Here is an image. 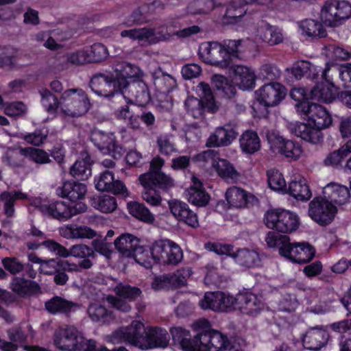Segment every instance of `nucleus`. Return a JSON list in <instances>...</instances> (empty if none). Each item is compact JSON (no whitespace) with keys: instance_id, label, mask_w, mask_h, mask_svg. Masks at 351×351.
<instances>
[{"instance_id":"nucleus-1","label":"nucleus","mask_w":351,"mask_h":351,"mask_svg":"<svg viewBox=\"0 0 351 351\" xmlns=\"http://www.w3.org/2000/svg\"><path fill=\"white\" fill-rule=\"evenodd\" d=\"M351 17V4L349 1H326L320 12L321 21L306 19L299 23L303 34L311 38H325L327 32L323 25L335 27Z\"/></svg>"},{"instance_id":"nucleus-2","label":"nucleus","mask_w":351,"mask_h":351,"mask_svg":"<svg viewBox=\"0 0 351 351\" xmlns=\"http://www.w3.org/2000/svg\"><path fill=\"white\" fill-rule=\"evenodd\" d=\"M90 106L87 95L82 89H68L61 95V110L65 115L71 117L82 116Z\"/></svg>"},{"instance_id":"nucleus-3","label":"nucleus","mask_w":351,"mask_h":351,"mask_svg":"<svg viewBox=\"0 0 351 351\" xmlns=\"http://www.w3.org/2000/svg\"><path fill=\"white\" fill-rule=\"evenodd\" d=\"M89 86L98 96L110 99L116 95L126 98L123 90L118 84L114 73L97 72L92 75Z\"/></svg>"},{"instance_id":"nucleus-4","label":"nucleus","mask_w":351,"mask_h":351,"mask_svg":"<svg viewBox=\"0 0 351 351\" xmlns=\"http://www.w3.org/2000/svg\"><path fill=\"white\" fill-rule=\"evenodd\" d=\"M154 261L163 265H176L182 260L181 248L170 240H159L154 242L150 249Z\"/></svg>"},{"instance_id":"nucleus-5","label":"nucleus","mask_w":351,"mask_h":351,"mask_svg":"<svg viewBox=\"0 0 351 351\" xmlns=\"http://www.w3.org/2000/svg\"><path fill=\"white\" fill-rule=\"evenodd\" d=\"M265 225L278 232L291 233L297 230L299 225L298 216L289 210L275 209L268 210L265 215Z\"/></svg>"},{"instance_id":"nucleus-6","label":"nucleus","mask_w":351,"mask_h":351,"mask_svg":"<svg viewBox=\"0 0 351 351\" xmlns=\"http://www.w3.org/2000/svg\"><path fill=\"white\" fill-rule=\"evenodd\" d=\"M90 139L99 151L114 160L121 158L126 152V149L118 143L113 132H106L95 128L90 132Z\"/></svg>"},{"instance_id":"nucleus-7","label":"nucleus","mask_w":351,"mask_h":351,"mask_svg":"<svg viewBox=\"0 0 351 351\" xmlns=\"http://www.w3.org/2000/svg\"><path fill=\"white\" fill-rule=\"evenodd\" d=\"M53 342L62 351H82L86 346V339L72 326L56 330L53 335Z\"/></svg>"},{"instance_id":"nucleus-8","label":"nucleus","mask_w":351,"mask_h":351,"mask_svg":"<svg viewBox=\"0 0 351 351\" xmlns=\"http://www.w3.org/2000/svg\"><path fill=\"white\" fill-rule=\"evenodd\" d=\"M199 58L206 64L225 69L232 65V58H229L225 49L218 42L202 43L198 51Z\"/></svg>"},{"instance_id":"nucleus-9","label":"nucleus","mask_w":351,"mask_h":351,"mask_svg":"<svg viewBox=\"0 0 351 351\" xmlns=\"http://www.w3.org/2000/svg\"><path fill=\"white\" fill-rule=\"evenodd\" d=\"M200 324L203 327L204 351H226L233 348L227 336L212 329L208 320L199 319L198 325Z\"/></svg>"},{"instance_id":"nucleus-10","label":"nucleus","mask_w":351,"mask_h":351,"mask_svg":"<svg viewBox=\"0 0 351 351\" xmlns=\"http://www.w3.org/2000/svg\"><path fill=\"white\" fill-rule=\"evenodd\" d=\"M337 208L327 198L315 197L308 204V215L320 226H327L334 219Z\"/></svg>"},{"instance_id":"nucleus-11","label":"nucleus","mask_w":351,"mask_h":351,"mask_svg":"<svg viewBox=\"0 0 351 351\" xmlns=\"http://www.w3.org/2000/svg\"><path fill=\"white\" fill-rule=\"evenodd\" d=\"M266 138L270 146V149L274 153H278L286 158L296 160L302 153V149L298 143L286 140L278 132L267 131Z\"/></svg>"},{"instance_id":"nucleus-12","label":"nucleus","mask_w":351,"mask_h":351,"mask_svg":"<svg viewBox=\"0 0 351 351\" xmlns=\"http://www.w3.org/2000/svg\"><path fill=\"white\" fill-rule=\"evenodd\" d=\"M298 112L308 117L313 126L322 132L332 123V119L324 106L315 103H303L298 107Z\"/></svg>"},{"instance_id":"nucleus-13","label":"nucleus","mask_w":351,"mask_h":351,"mask_svg":"<svg viewBox=\"0 0 351 351\" xmlns=\"http://www.w3.org/2000/svg\"><path fill=\"white\" fill-rule=\"evenodd\" d=\"M146 328L139 321H133L126 327H122L113 332L112 337L117 341H124L144 350L143 344L145 341Z\"/></svg>"},{"instance_id":"nucleus-14","label":"nucleus","mask_w":351,"mask_h":351,"mask_svg":"<svg viewBox=\"0 0 351 351\" xmlns=\"http://www.w3.org/2000/svg\"><path fill=\"white\" fill-rule=\"evenodd\" d=\"M199 305L204 310L229 312L234 311V298L221 291L206 292Z\"/></svg>"},{"instance_id":"nucleus-15","label":"nucleus","mask_w":351,"mask_h":351,"mask_svg":"<svg viewBox=\"0 0 351 351\" xmlns=\"http://www.w3.org/2000/svg\"><path fill=\"white\" fill-rule=\"evenodd\" d=\"M314 247L308 243H293L290 241L287 246L280 249V255L294 263L305 264L315 256Z\"/></svg>"},{"instance_id":"nucleus-16","label":"nucleus","mask_w":351,"mask_h":351,"mask_svg":"<svg viewBox=\"0 0 351 351\" xmlns=\"http://www.w3.org/2000/svg\"><path fill=\"white\" fill-rule=\"evenodd\" d=\"M115 249L121 254L127 258H134L136 261L140 262L141 258H138L143 252V247L140 245V239L136 236L123 233L118 237L114 241Z\"/></svg>"},{"instance_id":"nucleus-17","label":"nucleus","mask_w":351,"mask_h":351,"mask_svg":"<svg viewBox=\"0 0 351 351\" xmlns=\"http://www.w3.org/2000/svg\"><path fill=\"white\" fill-rule=\"evenodd\" d=\"M237 128V125L234 122H230L223 126L217 128L215 132L208 138L206 146L220 147L230 145L239 134Z\"/></svg>"},{"instance_id":"nucleus-18","label":"nucleus","mask_w":351,"mask_h":351,"mask_svg":"<svg viewBox=\"0 0 351 351\" xmlns=\"http://www.w3.org/2000/svg\"><path fill=\"white\" fill-rule=\"evenodd\" d=\"M256 93L258 101L269 107L278 105L285 97L287 89L282 84L271 82L263 85Z\"/></svg>"},{"instance_id":"nucleus-19","label":"nucleus","mask_w":351,"mask_h":351,"mask_svg":"<svg viewBox=\"0 0 351 351\" xmlns=\"http://www.w3.org/2000/svg\"><path fill=\"white\" fill-rule=\"evenodd\" d=\"M330 70L328 63L326 64L325 69L322 71V77L326 82L317 84L310 91V99L322 103H331L336 98L335 87L332 83H328L327 72Z\"/></svg>"},{"instance_id":"nucleus-20","label":"nucleus","mask_w":351,"mask_h":351,"mask_svg":"<svg viewBox=\"0 0 351 351\" xmlns=\"http://www.w3.org/2000/svg\"><path fill=\"white\" fill-rule=\"evenodd\" d=\"M263 308L261 300L251 292L240 293L234 298V310L238 308L243 314L254 316Z\"/></svg>"},{"instance_id":"nucleus-21","label":"nucleus","mask_w":351,"mask_h":351,"mask_svg":"<svg viewBox=\"0 0 351 351\" xmlns=\"http://www.w3.org/2000/svg\"><path fill=\"white\" fill-rule=\"evenodd\" d=\"M225 196L230 207L236 208H248L258 202L253 194L234 186L227 189Z\"/></svg>"},{"instance_id":"nucleus-22","label":"nucleus","mask_w":351,"mask_h":351,"mask_svg":"<svg viewBox=\"0 0 351 351\" xmlns=\"http://www.w3.org/2000/svg\"><path fill=\"white\" fill-rule=\"evenodd\" d=\"M139 71L137 66L126 62H121L116 64L114 75L125 93L133 80H138Z\"/></svg>"},{"instance_id":"nucleus-23","label":"nucleus","mask_w":351,"mask_h":351,"mask_svg":"<svg viewBox=\"0 0 351 351\" xmlns=\"http://www.w3.org/2000/svg\"><path fill=\"white\" fill-rule=\"evenodd\" d=\"M138 180L141 184L150 185L157 191H167L173 186V180L162 171H149L147 173L141 174Z\"/></svg>"},{"instance_id":"nucleus-24","label":"nucleus","mask_w":351,"mask_h":351,"mask_svg":"<svg viewBox=\"0 0 351 351\" xmlns=\"http://www.w3.org/2000/svg\"><path fill=\"white\" fill-rule=\"evenodd\" d=\"M288 128L291 134L313 144L318 143L323 137L322 132L311 123L296 121L289 123Z\"/></svg>"},{"instance_id":"nucleus-25","label":"nucleus","mask_w":351,"mask_h":351,"mask_svg":"<svg viewBox=\"0 0 351 351\" xmlns=\"http://www.w3.org/2000/svg\"><path fill=\"white\" fill-rule=\"evenodd\" d=\"M96 189L101 191L111 192L114 195H128L125 184L120 180H114L112 172L109 170L102 173L95 184Z\"/></svg>"},{"instance_id":"nucleus-26","label":"nucleus","mask_w":351,"mask_h":351,"mask_svg":"<svg viewBox=\"0 0 351 351\" xmlns=\"http://www.w3.org/2000/svg\"><path fill=\"white\" fill-rule=\"evenodd\" d=\"M169 335L165 329L159 327H149L146 330L145 341L143 346L144 350L156 348H165L169 341Z\"/></svg>"},{"instance_id":"nucleus-27","label":"nucleus","mask_w":351,"mask_h":351,"mask_svg":"<svg viewBox=\"0 0 351 351\" xmlns=\"http://www.w3.org/2000/svg\"><path fill=\"white\" fill-rule=\"evenodd\" d=\"M328 339V332L318 328H311L303 335L302 339L306 348L314 351H318L324 347Z\"/></svg>"},{"instance_id":"nucleus-28","label":"nucleus","mask_w":351,"mask_h":351,"mask_svg":"<svg viewBox=\"0 0 351 351\" xmlns=\"http://www.w3.org/2000/svg\"><path fill=\"white\" fill-rule=\"evenodd\" d=\"M10 287L14 293L22 298L42 293L41 288L36 282L24 278H14Z\"/></svg>"},{"instance_id":"nucleus-29","label":"nucleus","mask_w":351,"mask_h":351,"mask_svg":"<svg viewBox=\"0 0 351 351\" xmlns=\"http://www.w3.org/2000/svg\"><path fill=\"white\" fill-rule=\"evenodd\" d=\"M45 309L50 314H64L69 315L80 308V304L67 300L60 296H54L45 303Z\"/></svg>"},{"instance_id":"nucleus-30","label":"nucleus","mask_w":351,"mask_h":351,"mask_svg":"<svg viewBox=\"0 0 351 351\" xmlns=\"http://www.w3.org/2000/svg\"><path fill=\"white\" fill-rule=\"evenodd\" d=\"M38 210L43 215L58 220H67L71 217L69 205L63 201H56L49 204L40 205Z\"/></svg>"},{"instance_id":"nucleus-31","label":"nucleus","mask_w":351,"mask_h":351,"mask_svg":"<svg viewBox=\"0 0 351 351\" xmlns=\"http://www.w3.org/2000/svg\"><path fill=\"white\" fill-rule=\"evenodd\" d=\"M323 195L332 204H343L350 196L347 186L335 182H330L323 188Z\"/></svg>"},{"instance_id":"nucleus-32","label":"nucleus","mask_w":351,"mask_h":351,"mask_svg":"<svg viewBox=\"0 0 351 351\" xmlns=\"http://www.w3.org/2000/svg\"><path fill=\"white\" fill-rule=\"evenodd\" d=\"M86 186L82 183L75 182H66L62 187L56 189V193L59 196L67 197L71 202H75L77 200L84 198L86 193Z\"/></svg>"},{"instance_id":"nucleus-33","label":"nucleus","mask_w":351,"mask_h":351,"mask_svg":"<svg viewBox=\"0 0 351 351\" xmlns=\"http://www.w3.org/2000/svg\"><path fill=\"white\" fill-rule=\"evenodd\" d=\"M82 159L77 160L71 167L70 173L76 179L86 180L91 175L93 161L86 152L81 153Z\"/></svg>"},{"instance_id":"nucleus-34","label":"nucleus","mask_w":351,"mask_h":351,"mask_svg":"<svg viewBox=\"0 0 351 351\" xmlns=\"http://www.w3.org/2000/svg\"><path fill=\"white\" fill-rule=\"evenodd\" d=\"M248 1H230L223 16L225 23L234 24L247 12Z\"/></svg>"},{"instance_id":"nucleus-35","label":"nucleus","mask_w":351,"mask_h":351,"mask_svg":"<svg viewBox=\"0 0 351 351\" xmlns=\"http://www.w3.org/2000/svg\"><path fill=\"white\" fill-rule=\"evenodd\" d=\"M287 193L298 200L307 201L312 196L311 191L304 178H299L298 180H292L287 189Z\"/></svg>"},{"instance_id":"nucleus-36","label":"nucleus","mask_w":351,"mask_h":351,"mask_svg":"<svg viewBox=\"0 0 351 351\" xmlns=\"http://www.w3.org/2000/svg\"><path fill=\"white\" fill-rule=\"evenodd\" d=\"M127 91L135 98L139 106H145L151 100V96L147 84L142 80H133Z\"/></svg>"},{"instance_id":"nucleus-37","label":"nucleus","mask_w":351,"mask_h":351,"mask_svg":"<svg viewBox=\"0 0 351 351\" xmlns=\"http://www.w3.org/2000/svg\"><path fill=\"white\" fill-rule=\"evenodd\" d=\"M213 166L219 176L229 182H235L239 178V173L233 165L226 159L218 158L213 162Z\"/></svg>"},{"instance_id":"nucleus-38","label":"nucleus","mask_w":351,"mask_h":351,"mask_svg":"<svg viewBox=\"0 0 351 351\" xmlns=\"http://www.w3.org/2000/svg\"><path fill=\"white\" fill-rule=\"evenodd\" d=\"M235 80L239 87L243 90L250 89L254 86L255 75L249 68L243 65H234Z\"/></svg>"},{"instance_id":"nucleus-39","label":"nucleus","mask_w":351,"mask_h":351,"mask_svg":"<svg viewBox=\"0 0 351 351\" xmlns=\"http://www.w3.org/2000/svg\"><path fill=\"white\" fill-rule=\"evenodd\" d=\"M87 313L93 322L100 324H109L114 319L112 311H108L104 306L96 303L89 305Z\"/></svg>"},{"instance_id":"nucleus-40","label":"nucleus","mask_w":351,"mask_h":351,"mask_svg":"<svg viewBox=\"0 0 351 351\" xmlns=\"http://www.w3.org/2000/svg\"><path fill=\"white\" fill-rule=\"evenodd\" d=\"M291 72L296 80H301L304 77L315 80L318 75L317 67L305 60L295 62L291 69Z\"/></svg>"},{"instance_id":"nucleus-41","label":"nucleus","mask_w":351,"mask_h":351,"mask_svg":"<svg viewBox=\"0 0 351 351\" xmlns=\"http://www.w3.org/2000/svg\"><path fill=\"white\" fill-rule=\"evenodd\" d=\"M233 258L237 264L246 268L258 266L261 261L256 252L247 249L238 250L233 255Z\"/></svg>"},{"instance_id":"nucleus-42","label":"nucleus","mask_w":351,"mask_h":351,"mask_svg":"<svg viewBox=\"0 0 351 351\" xmlns=\"http://www.w3.org/2000/svg\"><path fill=\"white\" fill-rule=\"evenodd\" d=\"M240 147L245 154H252L261 147L260 139L256 132L247 130L239 138Z\"/></svg>"},{"instance_id":"nucleus-43","label":"nucleus","mask_w":351,"mask_h":351,"mask_svg":"<svg viewBox=\"0 0 351 351\" xmlns=\"http://www.w3.org/2000/svg\"><path fill=\"white\" fill-rule=\"evenodd\" d=\"M127 206L129 213L137 219L149 224L153 223L155 221L154 215L143 203L130 202Z\"/></svg>"},{"instance_id":"nucleus-44","label":"nucleus","mask_w":351,"mask_h":351,"mask_svg":"<svg viewBox=\"0 0 351 351\" xmlns=\"http://www.w3.org/2000/svg\"><path fill=\"white\" fill-rule=\"evenodd\" d=\"M195 186L190 187L187 191V199L189 202L197 206H205L210 200L209 195L204 189H201L202 183L194 181Z\"/></svg>"},{"instance_id":"nucleus-45","label":"nucleus","mask_w":351,"mask_h":351,"mask_svg":"<svg viewBox=\"0 0 351 351\" xmlns=\"http://www.w3.org/2000/svg\"><path fill=\"white\" fill-rule=\"evenodd\" d=\"M196 334L193 338L187 337L180 346L185 351H204L203 327L198 325V320L194 323Z\"/></svg>"},{"instance_id":"nucleus-46","label":"nucleus","mask_w":351,"mask_h":351,"mask_svg":"<svg viewBox=\"0 0 351 351\" xmlns=\"http://www.w3.org/2000/svg\"><path fill=\"white\" fill-rule=\"evenodd\" d=\"M113 291L117 296L130 302L136 301L143 297L141 289L123 282L117 283Z\"/></svg>"},{"instance_id":"nucleus-47","label":"nucleus","mask_w":351,"mask_h":351,"mask_svg":"<svg viewBox=\"0 0 351 351\" xmlns=\"http://www.w3.org/2000/svg\"><path fill=\"white\" fill-rule=\"evenodd\" d=\"M92 206L104 213H110L116 210L117 204L115 197L104 195L94 197L92 200Z\"/></svg>"},{"instance_id":"nucleus-48","label":"nucleus","mask_w":351,"mask_h":351,"mask_svg":"<svg viewBox=\"0 0 351 351\" xmlns=\"http://www.w3.org/2000/svg\"><path fill=\"white\" fill-rule=\"evenodd\" d=\"M197 91L201 100L206 103V107L209 112H215L218 110L210 86L205 82H200L197 86Z\"/></svg>"},{"instance_id":"nucleus-49","label":"nucleus","mask_w":351,"mask_h":351,"mask_svg":"<svg viewBox=\"0 0 351 351\" xmlns=\"http://www.w3.org/2000/svg\"><path fill=\"white\" fill-rule=\"evenodd\" d=\"M39 93L41 97V102L49 113H56L58 108H61V98L59 100L49 90L41 88L39 90Z\"/></svg>"},{"instance_id":"nucleus-50","label":"nucleus","mask_w":351,"mask_h":351,"mask_svg":"<svg viewBox=\"0 0 351 351\" xmlns=\"http://www.w3.org/2000/svg\"><path fill=\"white\" fill-rule=\"evenodd\" d=\"M351 152V141L347 142L337 151L330 153L324 160L326 166H337L344 157H346Z\"/></svg>"},{"instance_id":"nucleus-51","label":"nucleus","mask_w":351,"mask_h":351,"mask_svg":"<svg viewBox=\"0 0 351 351\" xmlns=\"http://www.w3.org/2000/svg\"><path fill=\"white\" fill-rule=\"evenodd\" d=\"M185 108L195 119L202 116L204 111L206 109V103L204 100L199 99L194 97H189L184 102Z\"/></svg>"},{"instance_id":"nucleus-52","label":"nucleus","mask_w":351,"mask_h":351,"mask_svg":"<svg viewBox=\"0 0 351 351\" xmlns=\"http://www.w3.org/2000/svg\"><path fill=\"white\" fill-rule=\"evenodd\" d=\"M267 175L268 184L272 190L287 193L286 182L281 173L276 170H269L267 171Z\"/></svg>"},{"instance_id":"nucleus-53","label":"nucleus","mask_w":351,"mask_h":351,"mask_svg":"<svg viewBox=\"0 0 351 351\" xmlns=\"http://www.w3.org/2000/svg\"><path fill=\"white\" fill-rule=\"evenodd\" d=\"M66 265V261L62 260L60 258H51L48 260H44L42 265H40L39 270L40 273L45 275L51 276L54 273L57 272L58 268L65 269Z\"/></svg>"},{"instance_id":"nucleus-54","label":"nucleus","mask_w":351,"mask_h":351,"mask_svg":"<svg viewBox=\"0 0 351 351\" xmlns=\"http://www.w3.org/2000/svg\"><path fill=\"white\" fill-rule=\"evenodd\" d=\"M263 40L269 45L273 46L282 42L283 36L277 27L267 24L262 35Z\"/></svg>"},{"instance_id":"nucleus-55","label":"nucleus","mask_w":351,"mask_h":351,"mask_svg":"<svg viewBox=\"0 0 351 351\" xmlns=\"http://www.w3.org/2000/svg\"><path fill=\"white\" fill-rule=\"evenodd\" d=\"M89 63L99 62L104 60L108 55L107 48L101 43L93 44L89 49H87Z\"/></svg>"},{"instance_id":"nucleus-56","label":"nucleus","mask_w":351,"mask_h":351,"mask_svg":"<svg viewBox=\"0 0 351 351\" xmlns=\"http://www.w3.org/2000/svg\"><path fill=\"white\" fill-rule=\"evenodd\" d=\"M21 152L24 154L25 156H28L32 160L36 163L45 164L51 162L48 154L43 149L26 147L21 148Z\"/></svg>"},{"instance_id":"nucleus-57","label":"nucleus","mask_w":351,"mask_h":351,"mask_svg":"<svg viewBox=\"0 0 351 351\" xmlns=\"http://www.w3.org/2000/svg\"><path fill=\"white\" fill-rule=\"evenodd\" d=\"M290 239L286 235H281L279 232L270 231L267 234L265 241L269 247H278L279 253L280 254V249L284 246H287Z\"/></svg>"},{"instance_id":"nucleus-58","label":"nucleus","mask_w":351,"mask_h":351,"mask_svg":"<svg viewBox=\"0 0 351 351\" xmlns=\"http://www.w3.org/2000/svg\"><path fill=\"white\" fill-rule=\"evenodd\" d=\"M144 191L142 192V198L151 206H158L161 204L162 197L160 191L147 184H142Z\"/></svg>"},{"instance_id":"nucleus-59","label":"nucleus","mask_w":351,"mask_h":351,"mask_svg":"<svg viewBox=\"0 0 351 351\" xmlns=\"http://www.w3.org/2000/svg\"><path fill=\"white\" fill-rule=\"evenodd\" d=\"M64 267L65 269L58 268L57 272L53 274L54 275L53 281L57 285L63 286L66 284L69 279L66 272H73V271L78 270L75 263H71L68 261H66V265Z\"/></svg>"},{"instance_id":"nucleus-60","label":"nucleus","mask_w":351,"mask_h":351,"mask_svg":"<svg viewBox=\"0 0 351 351\" xmlns=\"http://www.w3.org/2000/svg\"><path fill=\"white\" fill-rule=\"evenodd\" d=\"M147 31H148L146 38V43L148 45H154L161 41H165L169 39L170 34L165 31L163 27L158 28V30L156 31L154 28H147Z\"/></svg>"},{"instance_id":"nucleus-61","label":"nucleus","mask_w":351,"mask_h":351,"mask_svg":"<svg viewBox=\"0 0 351 351\" xmlns=\"http://www.w3.org/2000/svg\"><path fill=\"white\" fill-rule=\"evenodd\" d=\"M15 52L11 47L0 46V68H12Z\"/></svg>"},{"instance_id":"nucleus-62","label":"nucleus","mask_w":351,"mask_h":351,"mask_svg":"<svg viewBox=\"0 0 351 351\" xmlns=\"http://www.w3.org/2000/svg\"><path fill=\"white\" fill-rule=\"evenodd\" d=\"M71 256L79 258H95L96 254L92 247L84 244L74 245L70 248Z\"/></svg>"},{"instance_id":"nucleus-63","label":"nucleus","mask_w":351,"mask_h":351,"mask_svg":"<svg viewBox=\"0 0 351 351\" xmlns=\"http://www.w3.org/2000/svg\"><path fill=\"white\" fill-rule=\"evenodd\" d=\"M157 145L160 154L169 156L173 153L177 152L175 145L170 141L167 136H160L157 138Z\"/></svg>"},{"instance_id":"nucleus-64","label":"nucleus","mask_w":351,"mask_h":351,"mask_svg":"<svg viewBox=\"0 0 351 351\" xmlns=\"http://www.w3.org/2000/svg\"><path fill=\"white\" fill-rule=\"evenodd\" d=\"M94 252H97L110 259L112 254L111 249V243H108L104 239H95L92 241Z\"/></svg>"}]
</instances>
